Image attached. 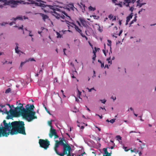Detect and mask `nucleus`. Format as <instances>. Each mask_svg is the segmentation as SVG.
<instances>
[{"label": "nucleus", "mask_w": 156, "mask_h": 156, "mask_svg": "<svg viewBox=\"0 0 156 156\" xmlns=\"http://www.w3.org/2000/svg\"><path fill=\"white\" fill-rule=\"evenodd\" d=\"M117 140L119 141V140H122V137L120 135H117L116 136Z\"/></svg>", "instance_id": "a211bd4d"}, {"label": "nucleus", "mask_w": 156, "mask_h": 156, "mask_svg": "<svg viewBox=\"0 0 156 156\" xmlns=\"http://www.w3.org/2000/svg\"><path fill=\"white\" fill-rule=\"evenodd\" d=\"M70 65L71 66H72L74 67V64L72 62H71L70 63Z\"/></svg>", "instance_id": "37998d69"}, {"label": "nucleus", "mask_w": 156, "mask_h": 156, "mask_svg": "<svg viewBox=\"0 0 156 156\" xmlns=\"http://www.w3.org/2000/svg\"><path fill=\"white\" fill-rule=\"evenodd\" d=\"M43 73V71H42V70L41 69V68L40 69V71H39V73L40 74L41 73Z\"/></svg>", "instance_id": "09e8293b"}, {"label": "nucleus", "mask_w": 156, "mask_h": 156, "mask_svg": "<svg viewBox=\"0 0 156 156\" xmlns=\"http://www.w3.org/2000/svg\"><path fill=\"white\" fill-rule=\"evenodd\" d=\"M122 30L121 31H120L119 33V35L120 36L121 34L122 33Z\"/></svg>", "instance_id": "603ef678"}, {"label": "nucleus", "mask_w": 156, "mask_h": 156, "mask_svg": "<svg viewBox=\"0 0 156 156\" xmlns=\"http://www.w3.org/2000/svg\"><path fill=\"white\" fill-rule=\"evenodd\" d=\"M98 30L101 32H102L103 31L102 28L100 26L99 27Z\"/></svg>", "instance_id": "c756f323"}, {"label": "nucleus", "mask_w": 156, "mask_h": 156, "mask_svg": "<svg viewBox=\"0 0 156 156\" xmlns=\"http://www.w3.org/2000/svg\"><path fill=\"white\" fill-rule=\"evenodd\" d=\"M87 89L88 90L89 92H91L92 90H95L94 87L91 89H89L88 88H87Z\"/></svg>", "instance_id": "473e14b6"}, {"label": "nucleus", "mask_w": 156, "mask_h": 156, "mask_svg": "<svg viewBox=\"0 0 156 156\" xmlns=\"http://www.w3.org/2000/svg\"><path fill=\"white\" fill-rule=\"evenodd\" d=\"M27 0L28 1H29V2H26L25 3H24V4H33L34 3L35 4V3H34V1L32 0Z\"/></svg>", "instance_id": "dca6fc26"}, {"label": "nucleus", "mask_w": 156, "mask_h": 156, "mask_svg": "<svg viewBox=\"0 0 156 156\" xmlns=\"http://www.w3.org/2000/svg\"><path fill=\"white\" fill-rule=\"evenodd\" d=\"M113 17V16L112 14H110L108 16V18L110 19H111Z\"/></svg>", "instance_id": "e433bc0d"}, {"label": "nucleus", "mask_w": 156, "mask_h": 156, "mask_svg": "<svg viewBox=\"0 0 156 156\" xmlns=\"http://www.w3.org/2000/svg\"><path fill=\"white\" fill-rule=\"evenodd\" d=\"M16 19L18 20H23V19L21 16H19L16 17Z\"/></svg>", "instance_id": "c85d7f7f"}, {"label": "nucleus", "mask_w": 156, "mask_h": 156, "mask_svg": "<svg viewBox=\"0 0 156 156\" xmlns=\"http://www.w3.org/2000/svg\"><path fill=\"white\" fill-rule=\"evenodd\" d=\"M57 37L58 38H61L62 36V35H61L58 32H57Z\"/></svg>", "instance_id": "bb28decb"}, {"label": "nucleus", "mask_w": 156, "mask_h": 156, "mask_svg": "<svg viewBox=\"0 0 156 156\" xmlns=\"http://www.w3.org/2000/svg\"><path fill=\"white\" fill-rule=\"evenodd\" d=\"M19 106H17L13 110L11 108V106L9 104H7L10 109L8 111L6 108L4 111V112L7 114L9 112L11 114L13 113L16 117L19 116L21 115L23 118L28 122L32 121L34 119H37V117L35 115L36 112L34 111V107L33 105L28 104L26 105V108L23 107V105L19 103Z\"/></svg>", "instance_id": "f03ea898"}, {"label": "nucleus", "mask_w": 156, "mask_h": 156, "mask_svg": "<svg viewBox=\"0 0 156 156\" xmlns=\"http://www.w3.org/2000/svg\"><path fill=\"white\" fill-rule=\"evenodd\" d=\"M48 125L50 126L51 127V128H52V126H51V124H52V120H51L50 121H49L48 122Z\"/></svg>", "instance_id": "2f4dec72"}, {"label": "nucleus", "mask_w": 156, "mask_h": 156, "mask_svg": "<svg viewBox=\"0 0 156 156\" xmlns=\"http://www.w3.org/2000/svg\"><path fill=\"white\" fill-rule=\"evenodd\" d=\"M56 133L55 130L54 129L51 128L50 133L49 134L50 137V138H52L54 135Z\"/></svg>", "instance_id": "9d476101"}, {"label": "nucleus", "mask_w": 156, "mask_h": 156, "mask_svg": "<svg viewBox=\"0 0 156 156\" xmlns=\"http://www.w3.org/2000/svg\"><path fill=\"white\" fill-rule=\"evenodd\" d=\"M100 109H104V110H105V111H106V109H105V108L104 107V108H102V107H100Z\"/></svg>", "instance_id": "13d9d810"}, {"label": "nucleus", "mask_w": 156, "mask_h": 156, "mask_svg": "<svg viewBox=\"0 0 156 156\" xmlns=\"http://www.w3.org/2000/svg\"><path fill=\"white\" fill-rule=\"evenodd\" d=\"M96 54H94L93 55V57H94V58H96Z\"/></svg>", "instance_id": "bf43d9fd"}, {"label": "nucleus", "mask_w": 156, "mask_h": 156, "mask_svg": "<svg viewBox=\"0 0 156 156\" xmlns=\"http://www.w3.org/2000/svg\"><path fill=\"white\" fill-rule=\"evenodd\" d=\"M59 141L55 140L54 149L56 154L60 156H64L67 154V151L70 148V146L66 142L64 138L61 139L60 137Z\"/></svg>", "instance_id": "7ed1b4c3"}, {"label": "nucleus", "mask_w": 156, "mask_h": 156, "mask_svg": "<svg viewBox=\"0 0 156 156\" xmlns=\"http://www.w3.org/2000/svg\"><path fill=\"white\" fill-rule=\"evenodd\" d=\"M133 9V7H131L129 9L132 12Z\"/></svg>", "instance_id": "3c124183"}, {"label": "nucleus", "mask_w": 156, "mask_h": 156, "mask_svg": "<svg viewBox=\"0 0 156 156\" xmlns=\"http://www.w3.org/2000/svg\"><path fill=\"white\" fill-rule=\"evenodd\" d=\"M144 4L143 3L140 4L138 5L140 7H141L143 5H144Z\"/></svg>", "instance_id": "864d4df0"}, {"label": "nucleus", "mask_w": 156, "mask_h": 156, "mask_svg": "<svg viewBox=\"0 0 156 156\" xmlns=\"http://www.w3.org/2000/svg\"><path fill=\"white\" fill-rule=\"evenodd\" d=\"M103 151L105 153V154H109L110 153L108 152L107 148H104L103 149Z\"/></svg>", "instance_id": "4be33fe9"}, {"label": "nucleus", "mask_w": 156, "mask_h": 156, "mask_svg": "<svg viewBox=\"0 0 156 156\" xmlns=\"http://www.w3.org/2000/svg\"><path fill=\"white\" fill-rule=\"evenodd\" d=\"M28 32H29V36H30L31 37H33L34 35L31 34L32 31L30 30H28Z\"/></svg>", "instance_id": "a878e982"}, {"label": "nucleus", "mask_w": 156, "mask_h": 156, "mask_svg": "<svg viewBox=\"0 0 156 156\" xmlns=\"http://www.w3.org/2000/svg\"><path fill=\"white\" fill-rule=\"evenodd\" d=\"M89 9L90 11H94L95 10V8H93L91 6H90L89 7Z\"/></svg>", "instance_id": "412c9836"}, {"label": "nucleus", "mask_w": 156, "mask_h": 156, "mask_svg": "<svg viewBox=\"0 0 156 156\" xmlns=\"http://www.w3.org/2000/svg\"><path fill=\"white\" fill-rule=\"evenodd\" d=\"M23 25H22L21 27H18L17 26H14L15 27H18V29L19 30L21 29V30H23Z\"/></svg>", "instance_id": "b1692460"}, {"label": "nucleus", "mask_w": 156, "mask_h": 156, "mask_svg": "<svg viewBox=\"0 0 156 156\" xmlns=\"http://www.w3.org/2000/svg\"><path fill=\"white\" fill-rule=\"evenodd\" d=\"M132 13H131V14H130L129 16H128L126 17V25H127L128 24V23L130 19H131L133 15H132Z\"/></svg>", "instance_id": "ddd939ff"}, {"label": "nucleus", "mask_w": 156, "mask_h": 156, "mask_svg": "<svg viewBox=\"0 0 156 156\" xmlns=\"http://www.w3.org/2000/svg\"><path fill=\"white\" fill-rule=\"evenodd\" d=\"M81 92H80L79 90H78V94H79V95H81Z\"/></svg>", "instance_id": "052dcab7"}, {"label": "nucleus", "mask_w": 156, "mask_h": 156, "mask_svg": "<svg viewBox=\"0 0 156 156\" xmlns=\"http://www.w3.org/2000/svg\"><path fill=\"white\" fill-rule=\"evenodd\" d=\"M12 62H8V63L7 64H11L12 63Z\"/></svg>", "instance_id": "0e129e2a"}, {"label": "nucleus", "mask_w": 156, "mask_h": 156, "mask_svg": "<svg viewBox=\"0 0 156 156\" xmlns=\"http://www.w3.org/2000/svg\"><path fill=\"white\" fill-rule=\"evenodd\" d=\"M35 4L37 5L38 6H40L41 7H45L47 6L49 7V8L51 9H53V8L54 7L53 6L51 5H46L44 4L40 3H38L37 2L35 3Z\"/></svg>", "instance_id": "0eeeda50"}, {"label": "nucleus", "mask_w": 156, "mask_h": 156, "mask_svg": "<svg viewBox=\"0 0 156 156\" xmlns=\"http://www.w3.org/2000/svg\"><path fill=\"white\" fill-rule=\"evenodd\" d=\"M104 63H101V68H103L104 67Z\"/></svg>", "instance_id": "de8ad7c7"}, {"label": "nucleus", "mask_w": 156, "mask_h": 156, "mask_svg": "<svg viewBox=\"0 0 156 156\" xmlns=\"http://www.w3.org/2000/svg\"><path fill=\"white\" fill-rule=\"evenodd\" d=\"M18 48L19 47L18 46H16L15 48L16 52L18 54H19L20 52H22L20 50H18Z\"/></svg>", "instance_id": "f3484780"}, {"label": "nucleus", "mask_w": 156, "mask_h": 156, "mask_svg": "<svg viewBox=\"0 0 156 156\" xmlns=\"http://www.w3.org/2000/svg\"><path fill=\"white\" fill-rule=\"evenodd\" d=\"M31 41H34V39L32 37H31Z\"/></svg>", "instance_id": "69168bd1"}, {"label": "nucleus", "mask_w": 156, "mask_h": 156, "mask_svg": "<svg viewBox=\"0 0 156 156\" xmlns=\"http://www.w3.org/2000/svg\"><path fill=\"white\" fill-rule=\"evenodd\" d=\"M80 4L81 5H79V6L80 7V8H81L82 11L83 12H84L85 11V5H83V4L82 3H80Z\"/></svg>", "instance_id": "4468645a"}, {"label": "nucleus", "mask_w": 156, "mask_h": 156, "mask_svg": "<svg viewBox=\"0 0 156 156\" xmlns=\"http://www.w3.org/2000/svg\"><path fill=\"white\" fill-rule=\"evenodd\" d=\"M98 62H99V63H102L101 62V60H98Z\"/></svg>", "instance_id": "774afa93"}, {"label": "nucleus", "mask_w": 156, "mask_h": 156, "mask_svg": "<svg viewBox=\"0 0 156 156\" xmlns=\"http://www.w3.org/2000/svg\"><path fill=\"white\" fill-rule=\"evenodd\" d=\"M100 101L102 103L105 104L106 102V100L105 99H104L103 100H100Z\"/></svg>", "instance_id": "4c0bfd02"}, {"label": "nucleus", "mask_w": 156, "mask_h": 156, "mask_svg": "<svg viewBox=\"0 0 156 156\" xmlns=\"http://www.w3.org/2000/svg\"><path fill=\"white\" fill-rule=\"evenodd\" d=\"M8 24L7 23H5V22H3V23H2L1 24V25L2 26H4L6 24Z\"/></svg>", "instance_id": "58836bf2"}, {"label": "nucleus", "mask_w": 156, "mask_h": 156, "mask_svg": "<svg viewBox=\"0 0 156 156\" xmlns=\"http://www.w3.org/2000/svg\"><path fill=\"white\" fill-rule=\"evenodd\" d=\"M25 62H21L20 64V66L22 67L23 66V65L25 63Z\"/></svg>", "instance_id": "a18cd8bd"}, {"label": "nucleus", "mask_w": 156, "mask_h": 156, "mask_svg": "<svg viewBox=\"0 0 156 156\" xmlns=\"http://www.w3.org/2000/svg\"><path fill=\"white\" fill-rule=\"evenodd\" d=\"M103 53H104V54L105 55V56H106V53L105 52V50H104V49L103 50Z\"/></svg>", "instance_id": "c03bdc74"}, {"label": "nucleus", "mask_w": 156, "mask_h": 156, "mask_svg": "<svg viewBox=\"0 0 156 156\" xmlns=\"http://www.w3.org/2000/svg\"><path fill=\"white\" fill-rule=\"evenodd\" d=\"M131 0H125L123 2V4L125 5L126 3H127V4L126 5V6H129V4L131 2Z\"/></svg>", "instance_id": "2eb2a0df"}, {"label": "nucleus", "mask_w": 156, "mask_h": 156, "mask_svg": "<svg viewBox=\"0 0 156 156\" xmlns=\"http://www.w3.org/2000/svg\"><path fill=\"white\" fill-rule=\"evenodd\" d=\"M136 17H135L134 19L133 20H132L130 23V24L131 25L132 24H133L134 22H135L136 21Z\"/></svg>", "instance_id": "5701e85b"}, {"label": "nucleus", "mask_w": 156, "mask_h": 156, "mask_svg": "<svg viewBox=\"0 0 156 156\" xmlns=\"http://www.w3.org/2000/svg\"><path fill=\"white\" fill-rule=\"evenodd\" d=\"M76 23H77V24H78V25L80 27H81V24L80 23V22L78 21H76Z\"/></svg>", "instance_id": "ea45409f"}, {"label": "nucleus", "mask_w": 156, "mask_h": 156, "mask_svg": "<svg viewBox=\"0 0 156 156\" xmlns=\"http://www.w3.org/2000/svg\"><path fill=\"white\" fill-rule=\"evenodd\" d=\"M7 63H8V62L7 61H6L5 62H4L3 63V64H5V63H7Z\"/></svg>", "instance_id": "e2e57ef3"}, {"label": "nucleus", "mask_w": 156, "mask_h": 156, "mask_svg": "<svg viewBox=\"0 0 156 156\" xmlns=\"http://www.w3.org/2000/svg\"><path fill=\"white\" fill-rule=\"evenodd\" d=\"M54 136V138L55 139L58 137V136L56 134V133Z\"/></svg>", "instance_id": "c9c22d12"}, {"label": "nucleus", "mask_w": 156, "mask_h": 156, "mask_svg": "<svg viewBox=\"0 0 156 156\" xmlns=\"http://www.w3.org/2000/svg\"><path fill=\"white\" fill-rule=\"evenodd\" d=\"M112 3L114 4L115 5H118L120 7H122V1H118L117 0H112Z\"/></svg>", "instance_id": "1a4fd4ad"}, {"label": "nucleus", "mask_w": 156, "mask_h": 156, "mask_svg": "<svg viewBox=\"0 0 156 156\" xmlns=\"http://www.w3.org/2000/svg\"><path fill=\"white\" fill-rule=\"evenodd\" d=\"M116 120V119H111L109 121V122L112 123H113L115 122V120Z\"/></svg>", "instance_id": "393cba45"}, {"label": "nucleus", "mask_w": 156, "mask_h": 156, "mask_svg": "<svg viewBox=\"0 0 156 156\" xmlns=\"http://www.w3.org/2000/svg\"><path fill=\"white\" fill-rule=\"evenodd\" d=\"M131 151L132 152H138V151L136 149H134L133 150H131Z\"/></svg>", "instance_id": "7c9ffc66"}, {"label": "nucleus", "mask_w": 156, "mask_h": 156, "mask_svg": "<svg viewBox=\"0 0 156 156\" xmlns=\"http://www.w3.org/2000/svg\"><path fill=\"white\" fill-rule=\"evenodd\" d=\"M40 14V15L42 17L43 20L45 21V20L46 19H48V16L47 15L44 14L42 13H38Z\"/></svg>", "instance_id": "f8f14e48"}, {"label": "nucleus", "mask_w": 156, "mask_h": 156, "mask_svg": "<svg viewBox=\"0 0 156 156\" xmlns=\"http://www.w3.org/2000/svg\"><path fill=\"white\" fill-rule=\"evenodd\" d=\"M145 10V9H142L141 10H140V11L138 12L139 13H140V12H142L143 10Z\"/></svg>", "instance_id": "4d7b16f0"}, {"label": "nucleus", "mask_w": 156, "mask_h": 156, "mask_svg": "<svg viewBox=\"0 0 156 156\" xmlns=\"http://www.w3.org/2000/svg\"><path fill=\"white\" fill-rule=\"evenodd\" d=\"M57 12H56V10L55 9H53V12H52V15L55 16L56 18L58 19L61 17L63 19H64L65 16L64 15L62 14L63 13L67 17L66 18L67 20H71L70 17L68 16L65 12H61L59 11L58 10H57Z\"/></svg>", "instance_id": "20e7f679"}, {"label": "nucleus", "mask_w": 156, "mask_h": 156, "mask_svg": "<svg viewBox=\"0 0 156 156\" xmlns=\"http://www.w3.org/2000/svg\"><path fill=\"white\" fill-rule=\"evenodd\" d=\"M108 43L107 44V45L110 47V49H111V45L112 43V41L111 40H108Z\"/></svg>", "instance_id": "6ab92c4d"}, {"label": "nucleus", "mask_w": 156, "mask_h": 156, "mask_svg": "<svg viewBox=\"0 0 156 156\" xmlns=\"http://www.w3.org/2000/svg\"><path fill=\"white\" fill-rule=\"evenodd\" d=\"M2 2L4 3V4H11L12 5L11 6L12 7H16L18 5V3H22L23 2V1H14V0H0V2Z\"/></svg>", "instance_id": "423d86ee"}, {"label": "nucleus", "mask_w": 156, "mask_h": 156, "mask_svg": "<svg viewBox=\"0 0 156 156\" xmlns=\"http://www.w3.org/2000/svg\"><path fill=\"white\" fill-rule=\"evenodd\" d=\"M81 36L83 37H85L86 39V40H88V38L87 37H86L83 34H81Z\"/></svg>", "instance_id": "f704fd0d"}, {"label": "nucleus", "mask_w": 156, "mask_h": 156, "mask_svg": "<svg viewBox=\"0 0 156 156\" xmlns=\"http://www.w3.org/2000/svg\"><path fill=\"white\" fill-rule=\"evenodd\" d=\"M66 50V48H64L63 49L64 54L65 55H66V54L65 53V51Z\"/></svg>", "instance_id": "8fccbe9b"}, {"label": "nucleus", "mask_w": 156, "mask_h": 156, "mask_svg": "<svg viewBox=\"0 0 156 156\" xmlns=\"http://www.w3.org/2000/svg\"><path fill=\"white\" fill-rule=\"evenodd\" d=\"M43 106L44 107V108L45 109L46 111V112L48 110V109L47 108L45 107V105H44V104H43Z\"/></svg>", "instance_id": "79ce46f5"}, {"label": "nucleus", "mask_w": 156, "mask_h": 156, "mask_svg": "<svg viewBox=\"0 0 156 156\" xmlns=\"http://www.w3.org/2000/svg\"><path fill=\"white\" fill-rule=\"evenodd\" d=\"M29 61H35V60L34 59V58H32L29 59Z\"/></svg>", "instance_id": "a19ab883"}, {"label": "nucleus", "mask_w": 156, "mask_h": 156, "mask_svg": "<svg viewBox=\"0 0 156 156\" xmlns=\"http://www.w3.org/2000/svg\"><path fill=\"white\" fill-rule=\"evenodd\" d=\"M111 152L109 153V154H103V156H111Z\"/></svg>", "instance_id": "72a5a7b5"}, {"label": "nucleus", "mask_w": 156, "mask_h": 156, "mask_svg": "<svg viewBox=\"0 0 156 156\" xmlns=\"http://www.w3.org/2000/svg\"><path fill=\"white\" fill-rule=\"evenodd\" d=\"M13 23H14V22H10L9 23V24L10 25V26H12V25L13 24Z\"/></svg>", "instance_id": "6e6d98bb"}, {"label": "nucleus", "mask_w": 156, "mask_h": 156, "mask_svg": "<svg viewBox=\"0 0 156 156\" xmlns=\"http://www.w3.org/2000/svg\"><path fill=\"white\" fill-rule=\"evenodd\" d=\"M96 115L98 116L101 119H102V115L100 116L98 114H96Z\"/></svg>", "instance_id": "49530a36"}, {"label": "nucleus", "mask_w": 156, "mask_h": 156, "mask_svg": "<svg viewBox=\"0 0 156 156\" xmlns=\"http://www.w3.org/2000/svg\"><path fill=\"white\" fill-rule=\"evenodd\" d=\"M84 128V127L83 126H81L80 127V128L81 129H83Z\"/></svg>", "instance_id": "338daca9"}, {"label": "nucleus", "mask_w": 156, "mask_h": 156, "mask_svg": "<svg viewBox=\"0 0 156 156\" xmlns=\"http://www.w3.org/2000/svg\"><path fill=\"white\" fill-rule=\"evenodd\" d=\"M92 59H93L92 63H94V62L95 60V58H94V57H93L92 58Z\"/></svg>", "instance_id": "5fc2aeb1"}, {"label": "nucleus", "mask_w": 156, "mask_h": 156, "mask_svg": "<svg viewBox=\"0 0 156 156\" xmlns=\"http://www.w3.org/2000/svg\"><path fill=\"white\" fill-rule=\"evenodd\" d=\"M4 127L2 125L0 127V137H7L9 134L16 135L18 133L26 135L24 122L22 121H15L7 123L4 120L3 121Z\"/></svg>", "instance_id": "f257e3e1"}, {"label": "nucleus", "mask_w": 156, "mask_h": 156, "mask_svg": "<svg viewBox=\"0 0 156 156\" xmlns=\"http://www.w3.org/2000/svg\"><path fill=\"white\" fill-rule=\"evenodd\" d=\"M11 91V89L10 88H9L7 89L5 92L6 94L8 93H9Z\"/></svg>", "instance_id": "aec40b11"}, {"label": "nucleus", "mask_w": 156, "mask_h": 156, "mask_svg": "<svg viewBox=\"0 0 156 156\" xmlns=\"http://www.w3.org/2000/svg\"><path fill=\"white\" fill-rule=\"evenodd\" d=\"M107 60L108 61V63H110V64H112V61L110 60V58H107Z\"/></svg>", "instance_id": "cd10ccee"}, {"label": "nucleus", "mask_w": 156, "mask_h": 156, "mask_svg": "<svg viewBox=\"0 0 156 156\" xmlns=\"http://www.w3.org/2000/svg\"><path fill=\"white\" fill-rule=\"evenodd\" d=\"M39 144L41 147L47 150L50 145V142L47 139H40L39 140Z\"/></svg>", "instance_id": "39448f33"}, {"label": "nucleus", "mask_w": 156, "mask_h": 156, "mask_svg": "<svg viewBox=\"0 0 156 156\" xmlns=\"http://www.w3.org/2000/svg\"><path fill=\"white\" fill-rule=\"evenodd\" d=\"M79 19L83 27H85L87 28L89 27L88 26L86 22L84 19L80 18Z\"/></svg>", "instance_id": "6e6552de"}, {"label": "nucleus", "mask_w": 156, "mask_h": 156, "mask_svg": "<svg viewBox=\"0 0 156 156\" xmlns=\"http://www.w3.org/2000/svg\"><path fill=\"white\" fill-rule=\"evenodd\" d=\"M12 19L14 21H15L16 20H17V19H16V18H13Z\"/></svg>", "instance_id": "680f3d73"}, {"label": "nucleus", "mask_w": 156, "mask_h": 156, "mask_svg": "<svg viewBox=\"0 0 156 156\" xmlns=\"http://www.w3.org/2000/svg\"><path fill=\"white\" fill-rule=\"evenodd\" d=\"M73 24L74 26V27L78 33H79L81 35V34H83V33L82 32V30L80 28H79L77 26L76 24Z\"/></svg>", "instance_id": "9b49d317"}]
</instances>
